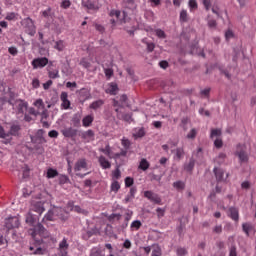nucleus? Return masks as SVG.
<instances>
[{
    "mask_svg": "<svg viewBox=\"0 0 256 256\" xmlns=\"http://www.w3.org/2000/svg\"><path fill=\"white\" fill-rule=\"evenodd\" d=\"M34 106L38 109L42 110L45 109V103L43 102V99L39 98L34 102Z\"/></svg>",
    "mask_w": 256,
    "mask_h": 256,
    "instance_id": "obj_44",
    "label": "nucleus"
},
{
    "mask_svg": "<svg viewBox=\"0 0 256 256\" xmlns=\"http://www.w3.org/2000/svg\"><path fill=\"white\" fill-rule=\"evenodd\" d=\"M43 235L44 237H47L49 235V232H47V229H45V226L38 222L36 225L34 224L32 229V237H35L36 235Z\"/></svg>",
    "mask_w": 256,
    "mask_h": 256,
    "instance_id": "obj_5",
    "label": "nucleus"
},
{
    "mask_svg": "<svg viewBox=\"0 0 256 256\" xmlns=\"http://www.w3.org/2000/svg\"><path fill=\"white\" fill-rule=\"evenodd\" d=\"M60 185H65V183H69V177L67 175H61L59 177Z\"/></svg>",
    "mask_w": 256,
    "mask_h": 256,
    "instance_id": "obj_55",
    "label": "nucleus"
},
{
    "mask_svg": "<svg viewBox=\"0 0 256 256\" xmlns=\"http://www.w3.org/2000/svg\"><path fill=\"white\" fill-rule=\"evenodd\" d=\"M117 91H119V86L116 83H110L106 93L109 95H117Z\"/></svg>",
    "mask_w": 256,
    "mask_h": 256,
    "instance_id": "obj_22",
    "label": "nucleus"
},
{
    "mask_svg": "<svg viewBox=\"0 0 256 256\" xmlns=\"http://www.w3.org/2000/svg\"><path fill=\"white\" fill-rule=\"evenodd\" d=\"M152 256H161V248L159 246L152 250Z\"/></svg>",
    "mask_w": 256,
    "mask_h": 256,
    "instance_id": "obj_63",
    "label": "nucleus"
},
{
    "mask_svg": "<svg viewBox=\"0 0 256 256\" xmlns=\"http://www.w3.org/2000/svg\"><path fill=\"white\" fill-rule=\"evenodd\" d=\"M225 159H227V154L220 153L218 157H216L215 161L218 163V165H222V163H225Z\"/></svg>",
    "mask_w": 256,
    "mask_h": 256,
    "instance_id": "obj_39",
    "label": "nucleus"
},
{
    "mask_svg": "<svg viewBox=\"0 0 256 256\" xmlns=\"http://www.w3.org/2000/svg\"><path fill=\"white\" fill-rule=\"evenodd\" d=\"M17 17V14L15 12H9L6 14V21H15V18Z\"/></svg>",
    "mask_w": 256,
    "mask_h": 256,
    "instance_id": "obj_53",
    "label": "nucleus"
},
{
    "mask_svg": "<svg viewBox=\"0 0 256 256\" xmlns=\"http://www.w3.org/2000/svg\"><path fill=\"white\" fill-rule=\"evenodd\" d=\"M62 135H64L65 137H68V138L76 137L77 129H75L73 127L66 128V129L62 130Z\"/></svg>",
    "mask_w": 256,
    "mask_h": 256,
    "instance_id": "obj_19",
    "label": "nucleus"
},
{
    "mask_svg": "<svg viewBox=\"0 0 256 256\" xmlns=\"http://www.w3.org/2000/svg\"><path fill=\"white\" fill-rule=\"evenodd\" d=\"M72 211H75V213H82L83 215L86 213V211L83 210L80 206H73Z\"/></svg>",
    "mask_w": 256,
    "mask_h": 256,
    "instance_id": "obj_62",
    "label": "nucleus"
},
{
    "mask_svg": "<svg viewBox=\"0 0 256 256\" xmlns=\"http://www.w3.org/2000/svg\"><path fill=\"white\" fill-rule=\"evenodd\" d=\"M48 76L50 79H59V70L49 71Z\"/></svg>",
    "mask_w": 256,
    "mask_h": 256,
    "instance_id": "obj_48",
    "label": "nucleus"
},
{
    "mask_svg": "<svg viewBox=\"0 0 256 256\" xmlns=\"http://www.w3.org/2000/svg\"><path fill=\"white\" fill-rule=\"evenodd\" d=\"M195 168V159L191 158L189 160V163L184 164V170L188 171V173H191L193 169Z\"/></svg>",
    "mask_w": 256,
    "mask_h": 256,
    "instance_id": "obj_28",
    "label": "nucleus"
},
{
    "mask_svg": "<svg viewBox=\"0 0 256 256\" xmlns=\"http://www.w3.org/2000/svg\"><path fill=\"white\" fill-rule=\"evenodd\" d=\"M25 221L27 225H30V227H35V223H37V219L35 218V215H33V213L31 212H28L25 215Z\"/></svg>",
    "mask_w": 256,
    "mask_h": 256,
    "instance_id": "obj_18",
    "label": "nucleus"
},
{
    "mask_svg": "<svg viewBox=\"0 0 256 256\" xmlns=\"http://www.w3.org/2000/svg\"><path fill=\"white\" fill-rule=\"evenodd\" d=\"M139 169H142V171H147V169H149V161H147V159L143 158L140 161Z\"/></svg>",
    "mask_w": 256,
    "mask_h": 256,
    "instance_id": "obj_38",
    "label": "nucleus"
},
{
    "mask_svg": "<svg viewBox=\"0 0 256 256\" xmlns=\"http://www.w3.org/2000/svg\"><path fill=\"white\" fill-rule=\"evenodd\" d=\"M177 255H179V256L187 255V249H185V248H178L177 249Z\"/></svg>",
    "mask_w": 256,
    "mask_h": 256,
    "instance_id": "obj_64",
    "label": "nucleus"
},
{
    "mask_svg": "<svg viewBox=\"0 0 256 256\" xmlns=\"http://www.w3.org/2000/svg\"><path fill=\"white\" fill-rule=\"evenodd\" d=\"M90 256H105V254H103V250L100 248L94 247L90 251Z\"/></svg>",
    "mask_w": 256,
    "mask_h": 256,
    "instance_id": "obj_36",
    "label": "nucleus"
},
{
    "mask_svg": "<svg viewBox=\"0 0 256 256\" xmlns=\"http://www.w3.org/2000/svg\"><path fill=\"white\" fill-rule=\"evenodd\" d=\"M52 11V9H51V7H48L46 10H44L43 12H42V16L43 17H45V19H49V17L51 18V19H53V12H51Z\"/></svg>",
    "mask_w": 256,
    "mask_h": 256,
    "instance_id": "obj_42",
    "label": "nucleus"
},
{
    "mask_svg": "<svg viewBox=\"0 0 256 256\" xmlns=\"http://www.w3.org/2000/svg\"><path fill=\"white\" fill-rule=\"evenodd\" d=\"M58 176H59V172L57 171V169L49 168L47 170V174H46L47 179H55V177H58Z\"/></svg>",
    "mask_w": 256,
    "mask_h": 256,
    "instance_id": "obj_27",
    "label": "nucleus"
},
{
    "mask_svg": "<svg viewBox=\"0 0 256 256\" xmlns=\"http://www.w3.org/2000/svg\"><path fill=\"white\" fill-rule=\"evenodd\" d=\"M121 145L127 151V149H129V147H131V141H129V139H127V138H122Z\"/></svg>",
    "mask_w": 256,
    "mask_h": 256,
    "instance_id": "obj_49",
    "label": "nucleus"
},
{
    "mask_svg": "<svg viewBox=\"0 0 256 256\" xmlns=\"http://www.w3.org/2000/svg\"><path fill=\"white\" fill-rule=\"evenodd\" d=\"M171 153H174V159L181 161V159H183V155H185V150H183V147H179L176 148V150H171Z\"/></svg>",
    "mask_w": 256,
    "mask_h": 256,
    "instance_id": "obj_20",
    "label": "nucleus"
},
{
    "mask_svg": "<svg viewBox=\"0 0 256 256\" xmlns=\"http://www.w3.org/2000/svg\"><path fill=\"white\" fill-rule=\"evenodd\" d=\"M133 183H134L133 178H131V177L125 178V187H132Z\"/></svg>",
    "mask_w": 256,
    "mask_h": 256,
    "instance_id": "obj_60",
    "label": "nucleus"
},
{
    "mask_svg": "<svg viewBox=\"0 0 256 256\" xmlns=\"http://www.w3.org/2000/svg\"><path fill=\"white\" fill-rule=\"evenodd\" d=\"M197 133H199V130H197V128H192L186 135V139L193 141L197 137Z\"/></svg>",
    "mask_w": 256,
    "mask_h": 256,
    "instance_id": "obj_34",
    "label": "nucleus"
},
{
    "mask_svg": "<svg viewBox=\"0 0 256 256\" xmlns=\"http://www.w3.org/2000/svg\"><path fill=\"white\" fill-rule=\"evenodd\" d=\"M49 63V59L47 57L36 58L32 61L33 69H43Z\"/></svg>",
    "mask_w": 256,
    "mask_h": 256,
    "instance_id": "obj_8",
    "label": "nucleus"
},
{
    "mask_svg": "<svg viewBox=\"0 0 256 256\" xmlns=\"http://www.w3.org/2000/svg\"><path fill=\"white\" fill-rule=\"evenodd\" d=\"M71 123L73 127H81V115L75 114L72 116Z\"/></svg>",
    "mask_w": 256,
    "mask_h": 256,
    "instance_id": "obj_26",
    "label": "nucleus"
},
{
    "mask_svg": "<svg viewBox=\"0 0 256 256\" xmlns=\"http://www.w3.org/2000/svg\"><path fill=\"white\" fill-rule=\"evenodd\" d=\"M214 137H221V130L220 129H212L210 138L213 139Z\"/></svg>",
    "mask_w": 256,
    "mask_h": 256,
    "instance_id": "obj_52",
    "label": "nucleus"
},
{
    "mask_svg": "<svg viewBox=\"0 0 256 256\" xmlns=\"http://www.w3.org/2000/svg\"><path fill=\"white\" fill-rule=\"evenodd\" d=\"M229 256H237V245L235 243H232L229 247Z\"/></svg>",
    "mask_w": 256,
    "mask_h": 256,
    "instance_id": "obj_45",
    "label": "nucleus"
},
{
    "mask_svg": "<svg viewBox=\"0 0 256 256\" xmlns=\"http://www.w3.org/2000/svg\"><path fill=\"white\" fill-rule=\"evenodd\" d=\"M211 93V88H205L200 91V95L203 97H209V94Z\"/></svg>",
    "mask_w": 256,
    "mask_h": 256,
    "instance_id": "obj_61",
    "label": "nucleus"
},
{
    "mask_svg": "<svg viewBox=\"0 0 256 256\" xmlns=\"http://www.w3.org/2000/svg\"><path fill=\"white\" fill-rule=\"evenodd\" d=\"M142 225L143 223H141L140 220H134L130 225V229L131 231H139Z\"/></svg>",
    "mask_w": 256,
    "mask_h": 256,
    "instance_id": "obj_30",
    "label": "nucleus"
},
{
    "mask_svg": "<svg viewBox=\"0 0 256 256\" xmlns=\"http://www.w3.org/2000/svg\"><path fill=\"white\" fill-rule=\"evenodd\" d=\"M100 153H104V155H106V157H109V159H113V157L111 156V146L109 144H107L105 146V148H99Z\"/></svg>",
    "mask_w": 256,
    "mask_h": 256,
    "instance_id": "obj_31",
    "label": "nucleus"
},
{
    "mask_svg": "<svg viewBox=\"0 0 256 256\" xmlns=\"http://www.w3.org/2000/svg\"><path fill=\"white\" fill-rule=\"evenodd\" d=\"M8 135L9 137L10 135L12 137H19V135H21V124H19V122H12Z\"/></svg>",
    "mask_w": 256,
    "mask_h": 256,
    "instance_id": "obj_7",
    "label": "nucleus"
},
{
    "mask_svg": "<svg viewBox=\"0 0 256 256\" xmlns=\"http://www.w3.org/2000/svg\"><path fill=\"white\" fill-rule=\"evenodd\" d=\"M48 136L51 138V139H57L59 137V132L57 130H51L49 133H48Z\"/></svg>",
    "mask_w": 256,
    "mask_h": 256,
    "instance_id": "obj_59",
    "label": "nucleus"
},
{
    "mask_svg": "<svg viewBox=\"0 0 256 256\" xmlns=\"http://www.w3.org/2000/svg\"><path fill=\"white\" fill-rule=\"evenodd\" d=\"M188 7H189L190 11H195V9H197V7H198L197 0H189Z\"/></svg>",
    "mask_w": 256,
    "mask_h": 256,
    "instance_id": "obj_50",
    "label": "nucleus"
},
{
    "mask_svg": "<svg viewBox=\"0 0 256 256\" xmlns=\"http://www.w3.org/2000/svg\"><path fill=\"white\" fill-rule=\"evenodd\" d=\"M213 173H214V175L216 177V180L218 182L225 181V178H224L225 177V171H223V169L214 167Z\"/></svg>",
    "mask_w": 256,
    "mask_h": 256,
    "instance_id": "obj_16",
    "label": "nucleus"
},
{
    "mask_svg": "<svg viewBox=\"0 0 256 256\" xmlns=\"http://www.w3.org/2000/svg\"><path fill=\"white\" fill-rule=\"evenodd\" d=\"M98 163L102 169H111V162H109V160H107L103 155L98 157Z\"/></svg>",
    "mask_w": 256,
    "mask_h": 256,
    "instance_id": "obj_14",
    "label": "nucleus"
},
{
    "mask_svg": "<svg viewBox=\"0 0 256 256\" xmlns=\"http://www.w3.org/2000/svg\"><path fill=\"white\" fill-rule=\"evenodd\" d=\"M109 15H110V17H116V19H119V17H121V11L111 10Z\"/></svg>",
    "mask_w": 256,
    "mask_h": 256,
    "instance_id": "obj_57",
    "label": "nucleus"
},
{
    "mask_svg": "<svg viewBox=\"0 0 256 256\" xmlns=\"http://www.w3.org/2000/svg\"><path fill=\"white\" fill-rule=\"evenodd\" d=\"M82 169H87V160L80 159L75 163L74 171H81Z\"/></svg>",
    "mask_w": 256,
    "mask_h": 256,
    "instance_id": "obj_21",
    "label": "nucleus"
},
{
    "mask_svg": "<svg viewBox=\"0 0 256 256\" xmlns=\"http://www.w3.org/2000/svg\"><path fill=\"white\" fill-rule=\"evenodd\" d=\"M105 105V101L102 99L96 100L90 104V108L93 109L94 111H97V109H101Z\"/></svg>",
    "mask_w": 256,
    "mask_h": 256,
    "instance_id": "obj_23",
    "label": "nucleus"
},
{
    "mask_svg": "<svg viewBox=\"0 0 256 256\" xmlns=\"http://www.w3.org/2000/svg\"><path fill=\"white\" fill-rule=\"evenodd\" d=\"M9 137V133L5 132V128L0 124V139H7Z\"/></svg>",
    "mask_w": 256,
    "mask_h": 256,
    "instance_id": "obj_56",
    "label": "nucleus"
},
{
    "mask_svg": "<svg viewBox=\"0 0 256 256\" xmlns=\"http://www.w3.org/2000/svg\"><path fill=\"white\" fill-rule=\"evenodd\" d=\"M54 49L57 51H63V49H65V42H63V40L56 41Z\"/></svg>",
    "mask_w": 256,
    "mask_h": 256,
    "instance_id": "obj_41",
    "label": "nucleus"
},
{
    "mask_svg": "<svg viewBox=\"0 0 256 256\" xmlns=\"http://www.w3.org/2000/svg\"><path fill=\"white\" fill-rule=\"evenodd\" d=\"M58 249H69V243H67V238L62 239V241L59 243Z\"/></svg>",
    "mask_w": 256,
    "mask_h": 256,
    "instance_id": "obj_51",
    "label": "nucleus"
},
{
    "mask_svg": "<svg viewBox=\"0 0 256 256\" xmlns=\"http://www.w3.org/2000/svg\"><path fill=\"white\" fill-rule=\"evenodd\" d=\"M119 189H121V184H119L118 181H114L111 184V191H113L114 193H117L119 191Z\"/></svg>",
    "mask_w": 256,
    "mask_h": 256,
    "instance_id": "obj_47",
    "label": "nucleus"
},
{
    "mask_svg": "<svg viewBox=\"0 0 256 256\" xmlns=\"http://www.w3.org/2000/svg\"><path fill=\"white\" fill-rule=\"evenodd\" d=\"M144 197L151 201L152 203H155L156 205H161V197H159L157 194L151 192V191H145Z\"/></svg>",
    "mask_w": 256,
    "mask_h": 256,
    "instance_id": "obj_10",
    "label": "nucleus"
},
{
    "mask_svg": "<svg viewBox=\"0 0 256 256\" xmlns=\"http://www.w3.org/2000/svg\"><path fill=\"white\" fill-rule=\"evenodd\" d=\"M63 213H65V209L54 206L44 215L42 223H45V221H55V217H59L62 221H67V216Z\"/></svg>",
    "mask_w": 256,
    "mask_h": 256,
    "instance_id": "obj_1",
    "label": "nucleus"
},
{
    "mask_svg": "<svg viewBox=\"0 0 256 256\" xmlns=\"http://www.w3.org/2000/svg\"><path fill=\"white\" fill-rule=\"evenodd\" d=\"M136 193H137V188H135V187L130 188V191L126 195L125 199L123 200V203H125V204L131 203V201H133V199H135Z\"/></svg>",
    "mask_w": 256,
    "mask_h": 256,
    "instance_id": "obj_17",
    "label": "nucleus"
},
{
    "mask_svg": "<svg viewBox=\"0 0 256 256\" xmlns=\"http://www.w3.org/2000/svg\"><path fill=\"white\" fill-rule=\"evenodd\" d=\"M81 137L82 139H91L95 137V132L93 130H87L85 132H82Z\"/></svg>",
    "mask_w": 256,
    "mask_h": 256,
    "instance_id": "obj_35",
    "label": "nucleus"
},
{
    "mask_svg": "<svg viewBox=\"0 0 256 256\" xmlns=\"http://www.w3.org/2000/svg\"><path fill=\"white\" fill-rule=\"evenodd\" d=\"M133 137H135V139L145 137V129L144 128L135 129L133 133Z\"/></svg>",
    "mask_w": 256,
    "mask_h": 256,
    "instance_id": "obj_32",
    "label": "nucleus"
},
{
    "mask_svg": "<svg viewBox=\"0 0 256 256\" xmlns=\"http://www.w3.org/2000/svg\"><path fill=\"white\" fill-rule=\"evenodd\" d=\"M20 225L21 220L17 216H10L4 220V227L7 231H11V229H19Z\"/></svg>",
    "mask_w": 256,
    "mask_h": 256,
    "instance_id": "obj_2",
    "label": "nucleus"
},
{
    "mask_svg": "<svg viewBox=\"0 0 256 256\" xmlns=\"http://www.w3.org/2000/svg\"><path fill=\"white\" fill-rule=\"evenodd\" d=\"M120 119H122V121H125L126 123H131V121H133V115L132 114H123L122 116H120Z\"/></svg>",
    "mask_w": 256,
    "mask_h": 256,
    "instance_id": "obj_43",
    "label": "nucleus"
},
{
    "mask_svg": "<svg viewBox=\"0 0 256 256\" xmlns=\"http://www.w3.org/2000/svg\"><path fill=\"white\" fill-rule=\"evenodd\" d=\"M14 105H17V111H18V113H21L22 115H23V113H25L27 111V108L29 107V103H27V101H25L23 99L15 100Z\"/></svg>",
    "mask_w": 256,
    "mask_h": 256,
    "instance_id": "obj_11",
    "label": "nucleus"
},
{
    "mask_svg": "<svg viewBox=\"0 0 256 256\" xmlns=\"http://www.w3.org/2000/svg\"><path fill=\"white\" fill-rule=\"evenodd\" d=\"M174 189H177V191H183L185 189V182L179 180L173 183Z\"/></svg>",
    "mask_w": 256,
    "mask_h": 256,
    "instance_id": "obj_37",
    "label": "nucleus"
},
{
    "mask_svg": "<svg viewBox=\"0 0 256 256\" xmlns=\"http://www.w3.org/2000/svg\"><path fill=\"white\" fill-rule=\"evenodd\" d=\"M33 151L34 153H37V155H43V153H45V148L41 145H35Z\"/></svg>",
    "mask_w": 256,
    "mask_h": 256,
    "instance_id": "obj_46",
    "label": "nucleus"
},
{
    "mask_svg": "<svg viewBox=\"0 0 256 256\" xmlns=\"http://www.w3.org/2000/svg\"><path fill=\"white\" fill-rule=\"evenodd\" d=\"M16 171H19V173L22 172L23 174V179H27V177H29V166L27 164H21L19 166L16 167Z\"/></svg>",
    "mask_w": 256,
    "mask_h": 256,
    "instance_id": "obj_15",
    "label": "nucleus"
},
{
    "mask_svg": "<svg viewBox=\"0 0 256 256\" xmlns=\"http://www.w3.org/2000/svg\"><path fill=\"white\" fill-rule=\"evenodd\" d=\"M9 105L15 107V93L10 92V98L8 99Z\"/></svg>",
    "mask_w": 256,
    "mask_h": 256,
    "instance_id": "obj_58",
    "label": "nucleus"
},
{
    "mask_svg": "<svg viewBox=\"0 0 256 256\" xmlns=\"http://www.w3.org/2000/svg\"><path fill=\"white\" fill-rule=\"evenodd\" d=\"M26 33L30 35V37H34L35 33H37V28L35 27V23L33 22V19L27 17L23 20Z\"/></svg>",
    "mask_w": 256,
    "mask_h": 256,
    "instance_id": "obj_4",
    "label": "nucleus"
},
{
    "mask_svg": "<svg viewBox=\"0 0 256 256\" xmlns=\"http://www.w3.org/2000/svg\"><path fill=\"white\" fill-rule=\"evenodd\" d=\"M154 33H155L156 37H158V39H167V34L161 28L155 29Z\"/></svg>",
    "mask_w": 256,
    "mask_h": 256,
    "instance_id": "obj_33",
    "label": "nucleus"
},
{
    "mask_svg": "<svg viewBox=\"0 0 256 256\" xmlns=\"http://www.w3.org/2000/svg\"><path fill=\"white\" fill-rule=\"evenodd\" d=\"M94 121L93 116L87 115L82 119V125L83 127H91L92 123Z\"/></svg>",
    "mask_w": 256,
    "mask_h": 256,
    "instance_id": "obj_25",
    "label": "nucleus"
},
{
    "mask_svg": "<svg viewBox=\"0 0 256 256\" xmlns=\"http://www.w3.org/2000/svg\"><path fill=\"white\" fill-rule=\"evenodd\" d=\"M78 99L80 103H85V101L91 99V92L87 88H82L78 91Z\"/></svg>",
    "mask_w": 256,
    "mask_h": 256,
    "instance_id": "obj_9",
    "label": "nucleus"
},
{
    "mask_svg": "<svg viewBox=\"0 0 256 256\" xmlns=\"http://www.w3.org/2000/svg\"><path fill=\"white\" fill-rule=\"evenodd\" d=\"M60 7H62V9H69V7H71V0H62Z\"/></svg>",
    "mask_w": 256,
    "mask_h": 256,
    "instance_id": "obj_54",
    "label": "nucleus"
},
{
    "mask_svg": "<svg viewBox=\"0 0 256 256\" xmlns=\"http://www.w3.org/2000/svg\"><path fill=\"white\" fill-rule=\"evenodd\" d=\"M60 101H62L61 107L63 109H69L71 107V101H69V94L67 92L61 93Z\"/></svg>",
    "mask_w": 256,
    "mask_h": 256,
    "instance_id": "obj_12",
    "label": "nucleus"
},
{
    "mask_svg": "<svg viewBox=\"0 0 256 256\" xmlns=\"http://www.w3.org/2000/svg\"><path fill=\"white\" fill-rule=\"evenodd\" d=\"M82 7L86 9H95V4L91 0H82Z\"/></svg>",
    "mask_w": 256,
    "mask_h": 256,
    "instance_id": "obj_40",
    "label": "nucleus"
},
{
    "mask_svg": "<svg viewBox=\"0 0 256 256\" xmlns=\"http://www.w3.org/2000/svg\"><path fill=\"white\" fill-rule=\"evenodd\" d=\"M235 155L239 158L240 163H247L249 156L247 155V148L243 144L236 146Z\"/></svg>",
    "mask_w": 256,
    "mask_h": 256,
    "instance_id": "obj_3",
    "label": "nucleus"
},
{
    "mask_svg": "<svg viewBox=\"0 0 256 256\" xmlns=\"http://www.w3.org/2000/svg\"><path fill=\"white\" fill-rule=\"evenodd\" d=\"M242 231L249 237V233L253 231V225L251 223H243L242 224Z\"/></svg>",
    "mask_w": 256,
    "mask_h": 256,
    "instance_id": "obj_29",
    "label": "nucleus"
},
{
    "mask_svg": "<svg viewBox=\"0 0 256 256\" xmlns=\"http://www.w3.org/2000/svg\"><path fill=\"white\" fill-rule=\"evenodd\" d=\"M179 21H180V23H188L189 22V14L187 13V10L183 9L180 11Z\"/></svg>",
    "mask_w": 256,
    "mask_h": 256,
    "instance_id": "obj_24",
    "label": "nucleus"
},
{
    "mask_svg": "<svg viewBox=\"0 0 256 256\" xmlns=\"http://www.w3.org/2000/svg\"><path fill=\"white\" fill-rule=\"evenodd\" d=\"M30 211H34V213H38V215H43V213H45V203L41 201L32 202Z\"/></svg>",
    "mask_w": 256,
    "mask_h": 256,
    "instance_id": "obj_6",
    "label": "nucleus"
},
{
    "mask_svg": "<svg viewBox=\"0 0 256 256\" xmlns=\"http://www.w3.org/2000/svg\"><path fill=\"white\" fill-rule=\"evenodd\" d=\"M228 217L232 219V221H239V209L236 207L231 206L228 209Z\"/></svg>",
    "mask_w": 256,
    "mask_h": 256,
    "instance_id": "obj_13",
    "label": "nucleus"
}]
</instances>
